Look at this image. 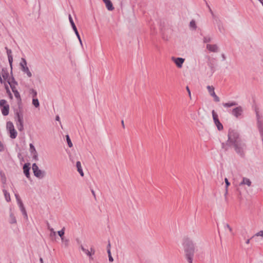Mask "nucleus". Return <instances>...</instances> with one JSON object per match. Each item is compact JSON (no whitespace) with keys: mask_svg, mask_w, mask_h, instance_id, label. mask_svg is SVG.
<instances>
[{"mask_svg":"<svg viewBox=\"0 0 263 263\" xmlns=\"http://www.w3.org/2000/svg\"><path fill=\"white\" fill-rule=\"evenodd\" d=\"M228 139L226 144L232 146L236 152L241 158H245L247 145L245 141L241 139L237 131L233 129H229L228 134Z\"/></svg>","mask_w":263,"mask_h":263,"instance_id":"f257e3e1","label":"nucleus"},{"mask_svg":"<svg viewBox=\"0 0 263 263\" xmlns=\"http://www.w3.org/2000/svg\"><path fill=\"white\" fill-rule=\"evenodd\" d=\"M182 246L184 252L185 258L187 263H195L193 258L195 251V245L192 240L186 237L183 239Z\"/></svg>","mask_w":263,"mask_h":263,"instance_id":"f03ea898","label":"nucleus"},{"mask_svg":"<svg viewBox=\"0 0 263 263\" xmlns=\"http://www.w3.org/2000/svg\"><path fill=\"white\" fill-rule=\"evenodd\" d=\"M0 108L3 116H6L9 113V105L7 101L4 99L0 100Z\"/></svg>","mask_w":263,"mask_h":263,"instance_id":"7ed1b4c3","label":"nucleus"},{"mask_svg":"<svg viewBox=\"0 0 263 263\" xmlns=\"http://www.w3.org/2000/svg\"><path fill=\"white\" fill-rule=\"evenodd\" d=\"M32 170L34 175L39 178H43L45 176V172L44 171H42L40 169H39L38 166L36 163H33L32 164Z\"/></svg>","mask_w":263,"mask_h":263,"instance_id":"20e7f679","label":"nucleus"},{"mask_svg":"<svg viewBox=\"0 0 263 263\" xmlns=\"http://www.w3.org/2000/svg\"><path fill=\"white\" fill-rule=\"evenodd\" d=\"M11 77L9 72L6 70L3 69L0 75L1 82H11Z\"/></svg>","mask_w":263,"mask_h":263,"instance_id":"39448f33","label":"nucleus"},{"mask_svg":"<svg viewBox=\"0 0 263 263\" xmlns=\"http://www.w3.org/2000/svg\"><path fill=\"white\" fill-rule=\"evenodd\" d=\"M20 66L21 67V70L27 74L28 77H31L32 74L30 71L28 67L27 66V62L25 59L22 58V61L20 63Z\"/></svg>","mask_w":263,"mask_h":263,"instance_id":"423d86ee","label":"nucleus"},{"mask_svg":"<svg viewBox=\"0 0 263 263\" xmlns=\"http://www.w3.org/2000/svg\"><path fill=\"white\" fill-rule=\"evenodd\" d=\"M14 119L16 121V124L24 123V116L23 112L20 110H14Z\"/></svg>","mask_w":263,"mask_h":263,"instance_id":"0eeeda50","label":"nucleus"},{"mask_svg":"<svg viewBox=\"0 0 263 263\" xmlns=\"http://www.w3.org/2000/svg\"><path fill=\"white\" fill-rule=\"evenodd\" d=\"M242 112L243 108L241 106H239L233 109L231 114L236 118H239L242 115Z\"/></svg>","mask_w":263,"mask_h":263,"instance_id":"6e6552de","label":"nucleus"},{"mask_svg":"<svg viewBox=\"0 0 263 263\" xmlns=\"http://www.w3.org/2000/svg\"><path fill=\"white\" fill-rule=\"evenodd\" d=\"M171 60L176 64V66L179 68H182V65L185 61V59L183 58H175L174 57H172Z\"/></svg>","mask_w":263,"mask_h":263,"instance_id":"1a4fd4ad","label":"nucleus"},{"mask_svg":"<svg viewBox=\"0 0 263 263\" xmlns=\"http://www.w3.org/2000/svg\"><path fill=\"white\" fill-rule=\"evenodd\" d=\"M30 163H26L23 165V172L25 176L28 179H30Z\"/></svg>","mask_w":263,"mask_h":263,"instance_id":"9d476101","label":"nucleus"},{"mask_svg":"<svg viewBox=\"0 0 263 263\" xmlns=\"http://www.w3.org/2000/svg\"><path fill=\"white\" fill-rule=\"evenodd\" d=\"M257 127L263 142V119L257 121Z\"/></svg>","mask_w":263,"mask_h":263,"instance_id":"9b49d317","label":"nucleus"},{"mask_svg":"<svg viewBox=\"0 0 263 263\" xmlns=\"http://www.w3.org/2000/svg\"><path fill=\"white\" fill-rule=\"evenodd\" d=\"M206 49L210 52H217L218 47L216 44H207Z\"/></svg>","mask_w":263,"mask_h":263,"instance_id":"f8f14e48","label":"nucleus"},{"mask_svg":"<svg viewBox=\"0 0 263 263\" xmlns=\"http://www.w3.org/2000/svg\"><path fill=\"white\" fill-rule=\"evenodd\" d=\"M8 84L10 85V86L14 93L15 97L17 99L21 98V96H20V95L18 91L16 89H15V85L17 84V83H8Z\"/></svg>","mask_w":263,"mask_h":263,"instance_id":"ddd939ff","label":"nucleus"},{"mask_svg":"<svg viewBox=\"0 0 263 263\" xmlns=\"http://www.w3.org/2000/svg\"><path fill=\"white\" fill-rule=\"evenodd\" d=\"M105 3L106 8L109 10L112 11L114 9V7L112 5L111 2L110 0H102Z\"/></svg>","mask_w":263,"mask_h":263,"instance_id":"4468645a","label":"nucleus"},{"mask_svg":"<svg viewBox=\"0 0 263 263\" xmlns=\"http://www.w3.org/2000/svg\"><path fill=\"white\" fill-rule=\"evenodd\" d=\"M80 248L84 253L89 256L90 260L93 259L92 254L88 249H85L82 245L80 246Z\"/></svg>","mask_w":263,"mask_h":263,"instance_id":"2eb2a0df","label":"nucleus"},{"mask_svg":"<svg viewBox=\"0 0 263 263\" xmlns=\"http://www.w3.org/2000/svg\"><path fill=\"white\" fill-rule=\"evenodd\" d=\"M8 131L10 134V137L11 139H15L16 138L17 133L14 128H13L12 129H10Z\"/></svg>","mask_w":263,"mask_h":263,"instance_id":"dca6fc26","label":"nucleus"},{"mask_svg":"<svg viewBox=\"0 0 263 263\" xmlns=\"http://www.w3.org/2000/svg\"><path fill=\"white\" fill-rule=\"evenodd\" d=\"M76 167L77 168L78 172L80 173V175L83 177L84 176V173L83 172V170L81 166V164L80 161H77L76 163Z\"/></svg>","mask_w":263,"mask_h":263,"instance_id":"f3484780","label":"nucleus"},{"mask_svg":"<svg viewBox=\"0 0 263 263\" xmlns=\"http://www.w3.org/2000/svg\"><path fill=\"white\" fill-rule=\"evenodd\" d=\"M251 183L252 182L249 179L243 177L242 181L240 183V185L247 184L248 186H250L251 185Z\"/></svg>","mask_w":263,"mask_h":263,"instance_id":"a211bd4d","label":"nucleus"},{"mask_svg":"<svg viewBox=\"0 0 263 263\" xmlns=\"http://www.w3.org/2000/svg\"><path fill=\"white\" fill-rule=\"evenodd\" d=\"M9 223L11 224H14L16 223V219L14 216V215L11 212L10 213V216H9Z\"/></svg>","mask_w":263,"mask_h":263,"instance_id":"6ab92c4d","label":"nucleus"},{"mask_svg":"<svg viewBox=\"0 0 263 263\" xmlns=\"http://www.w3.org/2000/svg\"><path fill=\"white\" fill-rule=\"evenodd\" d=\"M237 103L236 102H231L228 103H223L222 105L225 107H231L234 106H236Z\"/></svg>","mask_w":263,"mask_h":263,"instance_id":"aec40b11","label":"nucleus"},{"mask_svg":"<svg viewBox=\"0 0 263 263\" xmlns=\"http://www.w3.org/2000/svg\"><path fill=\"white\" fill-rule=\"evenodd\" d=\"M216 126H217V129L219 131L223 129V127L222 124L220 122L219 120H217V121L214 122Z\"/></svg>","mask_w":263,"mask_h":263,"instance_id":"412c9836","label":"nucleus"},{"mask_svg":"<svg viewBox=\"0 0 263 263\" xmlns=\"http://www.w3.org/2000/svg\"><path fill=\"white\" fill-rule=\"evenodd\" d=\"M3 191L6 200L7 202L10 201L11 198H10V194L6 190H3Z\"/></svg>","mask_w":263,"mask_h":263,"instance_id":"4be33fe9","label":"nucleus"},{"mask_svg":"<svg viewBox=\"0 0 263 263\" xmlns=\"http://www.w3.org/2000/svg\"><path fill=\"white\" fill-rule=\"evenodd\" d=\"M17 105H18V108L15 109L14 110H20L23 111V105L22 103V100L21 98L17 99Z\"/></svg>","mask_w":263,"mask_h":263,"instance_id":"5701e85b","label":"nucleus"},{"mask_svg":"<svg viewBox=\"0 0 263 263\" xmlns=\"http://www.w3.org/2000/svg\"><path fill=\"white\" fill-rule=\"evenodd\" d=\"M224 181H225V183H226V192L224 194V196L226 197V196L228 194V187L230 185V183L229 181L228 178H225Z\"/></svg>","mask_w":263,"mask_h":263,"instance_id":"b1692460","label":"nucleus"},{"mask_svg":"<svg viewBox=\"0 0 263 263\" xmlns=\"http://www.w3.org/2000/svg\"><path fill=\"white\" fill-rule=\"evenodd\" d=\"M6 127L8 130H9L10 129L14 128L13 123L11 121H8L7 122Z\"/></svg>","mask_w":263,"mask_h":263,"instance_id":"393cba45","label":"nucleus"},{"mask_svg":"<svg viewBox=\"0 0 263 263\" xmlns=\"http://www.w3.org/2000/svg\"><path fill=\"white\" fill-rule=\"evenodd\" d=\"M212 114L214 122L219 120L218 116L217 114L215 111L214 110H212Z\"/></svg>","mask_w":263,"mask_h":263,"instance_id":"a878e982","label":"nucleus"},{"mask_svg":"<svg viewBox=\"0 0 263 263\" xmlns=\"http://www.w3.org/2000/svg\"><path fill=\"white\" fill-rule=\"evenodd\" d=\"M32 104L36 108L40 106V103L37 98H33Z\"/></svg>","mask_w":263,"mask_h":263,"instance_id":"bb28decb","label":"nucleus"},{"mask_svg":"<svg viewBox=\"0 0 263 263\" xmlns=\"http://www.w3.org/2000/svg\"><path fill=\"white\" fill-rule=\"evenodd\" d=\"M58 234L59 235V236L61 237V238L62 239V238H64V234H65V228L63 227L61 230L60 231H59L58 232Z\"/></svg>","mask_w":263,"mask_h":263,"instance_id":"cd10ccee","label":"nucleus"},{"mask_svg":"<svg viewBox=\"0 0 263 263\" xmlns=\"http://www.w3.org/2000/svg\"><path fill=\"white\" fill-rule=\"evenodd\" d=\"M29 146H30V152L31 154H33L37 153V152H36V151L35 149V147H34V146L33 145V144L30 143L29 144Z\"/></svg>","mask_w":263,"mask_h":263,"instance_id":"c85d7f7f","label":"nucleus"},{"mask_svg":"<svg viewBox=\"0 0 263 263\" xmlns=\"http://www.w3.org/2000/svg\"><path fill=\"white\" fill-rule=\"evenodd\" d=\"M66 141L67 142L68 146L69 147H71L73 145H72V143L70 140V137L68 135H67L66 136Z\"/></svg>","mask_w":263,"mask_h":263,"instance_id":"c756f323","label":"nucleus"},{"mask_svg":"<svg viewBox=\"0 0 263 263\" xmlns=\"http://www.w3.org/2000/svg\"><path fill=\"white\" fill-rule=\"evenodd\" d=\"M62 243L64 244L65 247H68L69 245V239H66V238H62L61 239Z\"/></svg>","mask_w":263,"mask_h":263,"instance_id":"7c9ffc66","label":"nucleus"},{"mask_svg":"<svg viewBox=\"0 0 263 263\" xmlns=\"http://www.w3.org/2000/svg\"><path fill=\"white\" fill-rule=\"evenodd\" d=\"M207 89L208 90V91L210 95L213 94V92H215L214 91V87L213 86H208Z\"/></svg>","mask_w":263,"mask_h":263,"instance_id":"2f4dec72","label":"nucleus"},{"mask_svg":"<svg viewBox=\"0 0 263 263\" xmlns=\"http://www.w3.org/2000/svg\"><path fill=\"white\" fill-rule=\"evenodd\" d=\"M30 94L32 96L33 98H34L36 97L37 92L35 90L31 89H30Z\"/></svg>","mask_w":263,"mask_h":263,"instance_id":"473e14b6","label":"nucleus"},{"mask_svg":"<svg viewBox=\"0 0 263 263\" xmlns=\"http://www.w3.org/2000/svg\"><path fill=\"white\" fill-rule=\"evenodd\" d=\"M17 128L20 132L24 130V123L16 124Z\"/></svg>","mask_w":263,"mask_h":263,"instance_id":"72a5a7b5","label":"nucleus"},{"mask_svg":"<svg viewBox=\"0 0 263 263\" xmlns=\"http://www.w3.org/2000/svg\"><path fill=\"white\" fill-rule=\"evenodd\" d=\"M255 112H256L257 121H258V120H261L263 119V117L260 116V115L259 114V111H258L257 109H255Z\"/></svg>","mask_w":263,"mask_h":263,"instance_id":"f704fd0d","label":"nucleus"},{"mask_svg":"<svg viewBox=\"0 0 263 263\" xmlns=\"http://www.w3.org/2000/svg\"><path fill=\"white\" fill-rule=\"evenodd\" d=\"M190 27L191 28L195 29L196 28V25L195 21L192 20L190 23Z\"/></svg>","mask_w":263,"mask_h":263,"instance_id":"c9c22d12","label":"nucleus"},{"mask_svg":"<svg viewBox=\"0 0 263 263\" xmlns=\"http://www.w3.org/2000/svg\"><path fill=\"white\" fill-rule=\"evenodd\" d=\"M211 96L214 98V100L215 102H218L220 101L219 98L216 95L215 92H213Z\"/></svg>","mask_w":263,"mask_h":263,"instance_id":"e433bc0d","label":"nucleus"},{"mask_svg":"<svg viewBox=\"0 0 263 263\" xmlns=\"http://www.w3.org/2000/svg\"><path fill=\"white\" fill-rule=\"evenodd\" d=\"M107 254H108V259H109V262H112L114 261V258L111 256V251H109V250L107 251Z\"/></svg>","mask_w":263,"mask_h":263,"instance_id":"4c0bfd02","label":"nucleus"},{"mask_svg":"<svg viewBox=\"0 0 263 263\" xmlns=\"http://www.w3.org/2000/svg\"><path fill=\"white\" fill-rule=\"evenodd\" d=\"M19 207H20V210L21 211V212H23V211H26L25 210V206L23 204V202H21V203H19L18 204Z\"/></svg>","mask_w":263,"mask_h":263,"instance_id":"58836bf2","label":"nucleus"},{"mask_svg":"<svg viewBox=\"0 0 263 263\" xmlns=\"http://www.w3.org/2000/svg\"><path fill=\"white\" fill-rule=\"evenodd\" d=\"M50 237L51 238V239L52 240L55 239L57 237L56 233L55 232L50 233Z\"/></svg>","mask_w":263,"mask_h":263,"instance_id":"ea45409f","label":"nucleus"},{"mask_svg":"<svg viewBox=\"0 0 263 263\" xmlns=\"http://www.w3.org/2000/svg\"><path fill=\"white\" fill-rule=\"evenodd\" d=\"M15 197L16 198V199L17 200V204H18L19 203H21L22 202V200L21 199L19 195L17 194H15Z\"/></svg>","mask_w":263,"mask_h":263,"instance_id":"a19ab883","label":"nucleus"},{"mask_svg":"<svg viewBox=\"0 0 263 263\" xmlns=\"http://www.w3.org/2000/svg\"><path fill=\"white\" fill-rule=\"evenodd\" d=\"M74 32H75V33H76V35H77V37H78V40H79V42H80V44H82V41H81V39L80 36V35H79V32H78V30H77V31H74Z\"/></svg>","mask_w":263,"mask_h":263,"instance_id":"79ce46f5","label":"nucleus"},{"mask_svg":"<svg viewBox=\"0 0 263 263\" xmlns=\"http://www.w3.org/2000/svg\"><path fill=\"white\" fill-rule=\"evenodd\" d=\"M255 236L263 237V230L260 231L255 234Z\"/></svg>","mask_w":263,"mask_h":263,"instance_id":"37998d69","label":"nucleus"},{"mask_svg":"<svg viewBox=\"0 0 263 263\" xmlns=\"http://www.w3.org/2000/svg\"><path fill=\"white\" fill-rule=\"evenodd\" d=\"M33 156H32V158L34 160H35V161H37L38 160V155H37V153H34V154H32Z\"/></svg>","mask_w":263,"mask_h":263,"instance_id":"c03bdc74","label":"nucleus"},{"mask_svg":"<svg viewBox=\"0 0 263 263\" xmlns=\"http://www.w3.org/2000/svg\"><path fill=\"white\" fill-rule=\"evenodd\" d=\"M4 151V146L2 142L0 141V152Z\"/></svg>","mask_w":263,"mask_h":263,"instance_id":"a18cd8bd","label":"nucleus"},{"mask_svg":"<svg viewBox=\"0 0 263 263\" xmlns=\"http://www.w3.org/2000/svg\"><path fill=\"white\" fill-rule=\"evenodd\" d=\"M210 41H211V38L210 37H204L203 42L204 43L210 42Z\"/></svg>","mask_w":263,"mask_h":263,"instance_id":"49530a36","label":"nucleus"},{"mask_svg":"<svg viewBox=\"0 0 263 263\" xmlns=\"http://www.w3.org/2000/svg\"><path fill=\"white\" fill-rule=\"evenodd\" d=\"M5 84H6V83H4ZM5 87H6V89H7V91L9 93V95H10V97L11 98H12V94L11 93L9 89V88L8 87V86L7 85H5Z\"/></svg>","mask_w":263,"mask_h":263,"instance_id":"de8ad7c7","label":"nucleus"},{"mask_svg":"<svg viewBox=\"0 0 263 263\" xmlns=\"http://www.w3.org/2000/svg\"><path fill=\"white\" fill-rule=\"evenodd\" d=\"M224 227L227 228L229 229V230L230 231V232H232V229L229 224L224 223Z\"/></svg>","mask_w":263,"mask_h":263,"instance_id":"09e8293b","label":"nucleus"},{"mask_svg":"<svg viewBox=\"0 0 263 263\" xmlns=\"http://www.w3.org/2000/svg\"><path fill=\"white\" fill-rule=\"evenodd\" d=\"M23 215L24 216V218L26 219L28 218L27 214L26 211H24L22 212Z\"/></svg>","mask_w":263,"mask_h":263,"instance_id":"8fccbe9b","label":"nucleus"},{"mask_svg":"<svg viewBox=\"0 0 263 263\" xmlns=\"http://www.w3.org/2000/svg\"><path fill=\"white\" fill-rule=\"evenodd\" d=\"M186 90H187V91L188 92V94H189V96L190 97V98L191 99V91H190V89L189 86H187L186 87Z\"/></svg>","mask_w":263,"mask_h":263,"instance_id":"3c124183","label":"nucleus"},{"mask_svg":"<svg viewBox=\"0 0 263 263\" xmlns=\"http://www.w3.org/2000/svg\"><path fill=\"white\" fill-rule=\"evenodd\" d=\"M0 174H1V176L2 178V180H4V181H6V177H5V174H4V173H2V172H1V173H0ZM3 182H4V181H3Z\"/></svg>","mask_w":263,"mask_h":263,"instance_id":"603ef678","label":"nucleus"},{"mask_svg":"<svg viewBox=\"0 0 263 263\" xmlns=\"http://www.w3.org/2000/svg\"><path fill=\"white\" fill-rule=\"evenodd\" d=\"M71 26H72V29H73L74 31H77V27H76L74 22L71 23Z\"/></svg>","mask_w":263,"mask_h":263,"instance_id":"864d4df0","label":"nucleus"},{"mask_svg":"<svg viewBox=\"0 0 263 263\" xmlns=\"http://www.w3.org/2000/svg\"><path fill=\"white\" fill-rule=\"evenodd\" d=\"M71 26H72V29H73L74 31H77V27H76L74 22L71 23Z\"/></svg>","mask_w":263,"mask_h":263,"instance_id":"5fc2aeb1","label":"nucleus"},{"mask_svg":"<svg viewBox=\"0 0 263 263\" xmlns=\"http://www.w3.org/2000/svg\"><path fill=\"white\" fill-rule=\"evenodd\" d=\"M71 26H72V29H73L74 31H77V27H76L74 22L71 23Z\"/></svg>","mask_w":263,"mask_h":263,"instance_id":"6e6d98bb","label":"nucleus"},{"mask_svg":"<svg viewBox=\"0 0 263 263\" xmlns=\"http://www.w3.org/2000/svg\"><path fill=\"white\" fill-rule=\"evenodd\" d=\"M110 247H111V245H110V241L108 240V245L107 246V251H108V250L110 251Z\"/></svg>","mask_w":263,"mask_h":263,"instance_id":"4d7b16f0","label":"nucleus"},{"mask_svg":"<svg viewBox=\"0 0 263 263\" xmlns=\"http://www.w3.org/2000/svg\"><path fill=\"white\" fill-rule=\"evenodd\" d=\"M69 20L70 24L72 23H73V21L72 18L70 14L69 15Z\"/></svg>","mask_w":263,"mask_h":263,"instance_id":"13d9d810","label":"nucleus"},{"mask_svg":"<svg viewBox=\"0 0 263 263\" xmlns=\"http://www.w3.org/2000/svg\"><path fill=\"white\" fill-rule=\"evenodd\" d=\"M221 145H222V148H224L226 150H227V148L225 147V146H226V145H227L226 144V143H222Z\"/></svg>","mask_w":263,"mask_h":263,"instance_id":"bf43d9fd","label":"nucleus"},{"mask_svg":"<svg viewBox=\"0 0 263 263\" xmlns=\"http://www.w3.org/2000/svg\"><path fill=\"white\" fill-rule=\"evenodd\" d=\"M91 193H92V195H93V197H94L95 199H96V196L95 192V191H93V190H92H92H91Z\"/></svg>","mask_w":263,"mask_h":263,"instance_id":"052dcab7","label":"nucleus"},{"mask_svg":"<svg viewBox=\"0 0 263 263\" xmlns=\"http://www.w3.org/2000/svg\"><path fill=\"white\" fill-rule=\"evenodd\" d=\"M90 252L91 253V254H92H92H95V249H93L92 248H90Z\"/></svg>","mask_w":263,"mask_h":263,"instance_id":"680f3d73","label":"nucleus"},{"mask_svg":"<svg viewBox=\"0 0 263 263\" xmlns=\"http://www.w3.org/2000/svg\"><path fill=\"white\" fill-rule=\"evenodd\" d=\"M8 59H9V63L11 64L12 61V57L11 55H9Z\"/></svg>","mask_w":263,"mask_h":263,"instance_id":"e2e57ef3","label":"nucleus"},{"mask_svg":"<svg viewBox=\"0 0 263 263\" xmlns=\"http://www.w3.org/2000/svg\"><path fill=\"white\" fill-rule=\"evenodd\" d=\"M7 54H8V55H10V54L11 53V51L10 50H9L7 48Z\"/></svg>","mask_w":263,"mask_h":263,"instance_id":"0e129e2a","label":"nucleus"},{"mask_svg":"<svg viewBox=\"0 0 263 263\" xmlns=\"http://www.w3.org/2000/svg\"><path fill=\"white\" fill-rule=\"evenodd\" d=\"M121 124H122V126L123 127V128H125V125H124V121L122 120L121 121Z\"/></svg>","mask_w":263,"mask_h":263,"instance_id":"69168bd1","label":"nucleus"},{"mask_svg":"<svg viewBox=\"0 0 263 263\" xmlns=\"http://www.w3.org/2000/svg\"><path fill=\"white\" fill-rule=\"evenodd\" d=\"M47 226L48 230H49L51 228L50 224L48 222H47Z\"/></svg>","mask_w":263,"mask_h":263,"instance_id":"338daca9","label":"nucleus"},{"mask_svg":"<svg viewBox=\"0 0 263 263\" xmlns=\"http://www.w3.org/2000/svg\"><path fill=\"white\" fill-rule=\"evenodd\" d=\"M49 230L51 232V233L55 232L54 231L53 229V228H51Z\"/></svg>","mask_w":263,"mask_h":263,"instance_id":"774afa93","label":"nucleus"}]
</instances>
